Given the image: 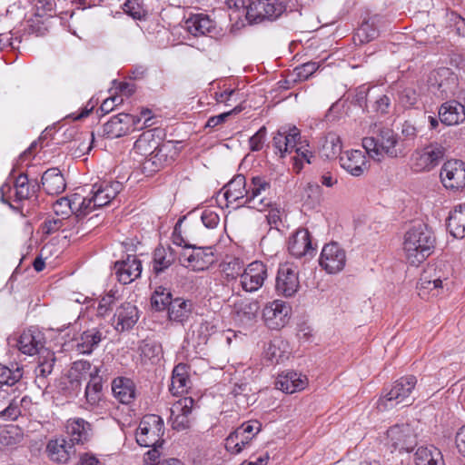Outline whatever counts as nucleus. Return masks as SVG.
Masks as SVG:
<instances>
[{"label":"nucleus","instance_id":"f257e3e1","mask_svg":"<svg viewBox=\"0 0 465 465\" xmlns=\"http://www.w3.org/2000/svg\"><path fill=\"white\" fill-rule=\"evenodd\" d=\"M271 187L265 176H252L247 183L244 175L237 174L223 187V196L228 203L243 200L242 203L248 207L263 210L270 204L267 195Z\"/></svg>","mask_w":465,"mask_h":465},{"label":"nucleus","instance_id":"f03ea898","mask_svg":"<svg viewBox=\"0 0 465 465\" xmlns=\"http://www.w3.org/2000/svg\"><path fill=\"white\" fill-rule=\"evenodd\" d=\"M272 147L276 154L281 158L295 152L293 156V170L296 173L303 167V163H311L313 157L306 141H302L300 130L292 126H282L272 137Z\"/></svg>","mask_w":465,"mask_h":465},{"label":"nucleus","instance_id":"7ed1b4c3","mask_svg":"<svg viewBox=\"0 0 465 465\" xmlns=\"http://www.w3.org/2000/svg\"><path fill=\"white\" fill-rule=\"evenodd\" d=\"M435 248V237L425 224H418L408 230L404 235L403 251L411 265L423 262Z\"/></svg>","mask_w":465,"mask_h":465},{"label":"nucleus","instance_id":"20e7f679","mask_svg":"<svg viewBox=\"0 0 465 465\" xmlns=\"http://www.w3.org/2000/svg\"><path fill=\"white\" fill-rule=\"evenodd\" d=\"M452 270L450 265L440 262L429 266L418 282V294L421 299L435 298L448 292L452 285Z\"/></svg>","mask_w":465,"mask_h":465},{"label":"nucleus","instance_id":"39448f33","mask_svg":"<svg viewBox=\"0 0 465 465\" xmlns=\"http://www.w3.org/2000/svg\"><path fill=\"white\" fill-rule=\"evenodd\" d=\"M396 144V134L387 127H379L376 136L362 139V146L366 153L376 161H381L384 153L391 157L397 156Z\"/></svg>","mask_w":465,"mask_h":465},{"label":"nucleus","instance_id":"423d86ee","mask_svg":"<svg viewBox=\"0 0 465 465\" xmlns=\"http://www.w3.org/2000/svg\"><path fill=\"white\" fill-rule=\"evenodd\" d=\"M416 383L417 379L411 375L397 380L391 390L379 399L377 408L383 411L400 404L409 405L411 401V393Z\"/></svg>","mask_w":465,"mask_h":465},{"label":"nucleus","instance_id":"0eeeda50","mask_svg":"<svg viewBox=\"0 0 465 465\" xmlns=\"http://www.w3.org/2000/svg\"><path fill=\"white\" fill-rule=\"evenodd\" d=\"M163 420L155 414L145 415L140 421L136 430V441L143 447L162 446L163 435Z\"/></svg>","mask_w":465,"mask_h":465},{"label":"nucleus","instance_id":"6e6552de","mask_svg":"<svg viewBox=\"0 0 465 465\" xmlns=\"http://www.w3.org/2000/svg\"><path fill=\"white\" fill-rule=\"evenodd\" d=\"M262 430V423L256 420L243 422L225 439V448L232 454H239Z\"/></svg>","mask_w":465,"mask_h":465},{"label":"nucleus","instance_id":"1a4fd4ad","mask_svg":"<svg viewBox=\"0 0 465 465\" xmlns=\"http://www.w3.org/2000/svg\"><path fill=\"white\" fill-rule=\"evenodd\" d=\"M444 155L445 148L438 143H431L413 152L411 167L418 173L429 172L440 164Z\"/></svg>","mask_w":465,"mask_h":465},{"label":"nucleus","instance_id":"9d476101","mask_svg":"<svg viewBox=\"0 0 465 465\" xmlns=\"http://www.w3.org/2000/svg\"><path fill=\"white\" fill-rule=\"evenodd\" d=\"M417 429L410 423L396 424L387 430L388 444L400 451L412 450L418 441Z\"/></svg>","mask_w":465,"mask_h":465},{"label":"nucleus","instance_id":"9b49d317","mask_svg":"<svg viewBox=\"0 0 465 465\" xmlns=\"http://www.w3.org/2000/svg\"><path fill=\"white\" fill-rule=\"evenodd\" d=\"M430 81L432 92L441 100L453 96L458 88L457 75L446 67L433 72Z\"/></svg>","mask_w":465,"mask_h":465},{"label":"nucleus","instance_id":"f8f14e48","mask_svg":"<svg viewBox=\"0 0 465 465\" xmlns=\"http://www.w3.org/2000/svg\"><path fill=\"white\" fill-rule=\"evenodd\" d=\"M181 265L193 271L208 269L214 262L215 257L212 247L185 248L179 256Z\"/></svg>","mask_w":465,"mask_h":465},{"label":"nucleus","instance_id":"ddd939ff","mask_svg":"<svg viewBox=\"0 0 465 465\" xmlns=\"http://www.w3.org/2000/svg\"><path fill=\"white\" fill-rule=\"evenodd\" d=\"M440 178L447 190H462L465 187V163L461 160L445 162L441 166Z\"/></svg>","mask_w":465,"mask_h":465},{"label":"nucleus","instance_id":"4468645a","mask_svg":"<svg viewBox=\"0 0 465 465\" xmlns=\"http://www.w3.org/2000/svg\"><path fill=\"white\" fill-rule=\"evenodd\" d=\"M141 122V117L121 113L107 121L103 125V136L106 138H118L129 133L131 128L135 129Z\"/></svg>","mask_w":465,"mask_h":465},{"label":"nucleus","instance_id":"2eb2a0df","mask_svg":"<svg viewBox=\"0 0 465 465\" xmlns=\"http://www.w3.org/2000/svg\"><path fill=\"white\" fill-rule=\"evenodd\" d=\"M346 261L345 250L332 242L323 246L319 262L328 273H337L343 270Z\"/></svg>","mask_w":465,"mask_h":465},{"label":"nucleus","instance_id":"dca6fc26","mask_svg":"<svg viewBox=\"0 0 465 465\" xmlns=\"http://www.w3.org/2000/svg\"><path fill=\"white\" fill-rule=\"evenodd\" d=\"M300 288L297 267L291 263H284L279 267L275 289L278 294L284 297L293 296Z\"/></svg>","mask_w":465,"mask_h":465},{"label":"nucleus","instance_id":"f3484780","mask_svg":"<svg viewBox=\"0 0 465 465\" xmlns=\"http://www.w3.org/2000/svg\"><path fill=\"white\" fill-rule=\"evenodd\" d=\"M268 277L267 266L255 261L248 264L241 274L240 284L243 291L252 292L259 290Z\"/></svg>","mask_w":465,"mask_h":465},{"label":"nucleus","instance_id":"a211bd4d","mask_svg":"<svg viewBox=\"0 0 465 465\" xmlns=\"http://www.w3.org/2000/svg\"><path fill=\"white\" fill-rule=\"evenodd\" d=\"M154 130L143 132L139 138L135 141L134 150L143 156H149L150 161L154 163V159L165 152L170 146L171 143L160 145L159 142L154 138Z\"/></svg>","mask_w":465,"mask_h":465},{"label":"nucleus","instance_id":"6ab92c4d","mask_svg":"<svg viewBox=\"0 0 465 465\" xmlns=\"http://www.w3.org/2000/svg\"><path fill=\"white\" fill-rule=\"evenodd\" d=\"M290 315V307L281 300L272 301L265 305L262 311V316L265 323L271 329H280L283 327Z\"/></svg>","mask_w":465,"mask_h":465},{"label":"nucleus","instance_id":"aec40b11","mask_svg":"<svg viewBox=\"0 0 465 465\" xmlns=\"http://www.w3.org/2000/svg\"><path fill=\"white\" fill-rule=\"evenodd\" d=\"M139 319L138 309L131 302H124L116 308L113 326L115 331L124 332L130 331Z\"/></svg>","mask_w":465,"mask_h":465},{"label":"nucleus","instance_id":"412c9836","mask_svg":"<svg viewBox=\"0 0 465 465\" xmlns=\"http://www.w3.org/2000/svg\"><path fill=\"white\" fill-rule=\"evenodd\" d=\"M114 267L118 281L123 284L131 283L142 272V262L134 255H128L125 260L116 262Z\"/></svg>","mask_w":465,"mask_h":465},{"label":"nucleus","instance_id":"4be33fe9","mask_svg":"<svg viewBox=\"0 0 465 465\" xmlns=\"http://www.w3.org/2000/svg\"><path fill=\"white\" fill-rule=\"evenodd\" d=\"M341 166L353 176H361L368 170V161L361 150H351L340 157Z\"/></svg>","mask_w":465,"mask_h":465},{"label":"nucleus","instance_id":"5701e85b","mask_svg":"<svg viewBox=\"0 0 465 465\" xmlns=\"http://www.w3.org/2000/svg\"><path fill=\"white\" fill-rule=\"evenodd\" d=\"M307 384V377L295 371L282 372L275 381L276 389L289 394L304 390Z\"/></svg>","mask_w":465,"mask_h":465},{"label":"nucleus","instance_id":"b1692460","mask_svg":"<svg viewBox=\"0 0 465 465\" xmlns=\"http://www.w3.org/2000/svg\"><path fill=\"white\" fill-rule=\"evenodd\" d=\"M65 429L72 445L74 443L84 444L90 440L92 435L91 424L82 418L69 419Z\"/></svg>","mask_w":465,"mask_h":465},{"label":"nucleus","instance_id":"393cba45","mask_svg":"<svg viewBox=\"0 0 465 465\" xmlns=\"http://www.w3.org/2000/svg\"><path fill=\"white\" fill-rule=\"evenodd\" d=\"M110 203L103 189L100 188L98 183H94L92 187L91 196L82 197L81 203L76 211L77 215H85L93 210L105 206Z\"/></svg>","mask_w":465,"mask_h":465},{"label":"nucleus","instance_id":"a878e982","mask_svg":"<svg viewBox=\"0 0 465 465\" xmlns=\"http://www.w3.org/2000/svg\"><path fill=\"white\" fill-rule=\"evenodd\" d=\"M44 337L39 331L25 330L18 340V349L27 355H35L44 347Z\"/></svg>","mask_w":465,"mask_h":465},{"label":"nucleus","instance_id":"bb28decb","mask_svg":"<svg viewBox=\"0 0 465 465\" xmlns=\"http://www.w3.org/2000/svg\"><path fill=\"white\" fill-rule=\"evenodd\" d=\"M439 116L446 125L458 124L465 120V107L454 100L446 102L440 106Z\"/></svg>","mask_w":465,"mask_h":465},{"label":"nucleus","instance_id":"cd10ccee","mask_svg":"<svg viewBox=\"0 0 465 465\" xmlns=\"http://www.w3.org/2000/svg\"><path fill=\"white\" fill-rule=\"evenodd\" d=\"M42 186L46 193L56 195L65 190V179L59 169L51 168L44 173L42 176Z\"/></svg>","mask_w":465,"mask_h":465},{"label":"nucleus","instance_id":"c85d7f7f","mask_svg":"<svg viewBox=\"0 0 465 465\" xmlns=\"http://www.w3.org/2000/svg\"><path fill=\"white\" fill-rule=\"evenodd\" d=\"M114 396L123 404L131 403L135 398L134 381L125 377H117L112 382Z\"/></svg>","mask_w":465,"mask_h":465},{"label":"nucleus","instance_id":"c756f323","mask_svg":"<svg viewBox=\"0 0 465 465\" xmlns=\"http://www.w3.org/2000/svg\"><path fill=\"white\" fill-rule=\"evenodd\" d=\"M289 252L295 257H302L313 252L311 235L308 230L302 229L296 232L289 242Z\"/></svg>","mask_w":465,"mask_h":465},{"label":"nucleus","instance_id":"7c9ffc66","mask_svg":"<svg viewBox=\"0 0 465 465\" xmlns=\"http://www.w3.org/2000/svg\"><path fill=\"white\" fill-rule=\"evenodd\" d=\"M46 452L48 457L54 462H66L73 452V445L64 439L51 440L47 443Z\"/></svg>","mask_w":465,"mask_h":465},{"label":"nucleus","instance_id":"2f4dec72","mask_svg":"<svg viewBox=\"0 0 465 465\" xmlns=\"http://www.w3.org/2000/svg\"><path fill=\"white\" fill-rule=\"evenodd\" d=\"M82 201V196L78 193H74L71 198L62 197L54 203L53 209L56 216L65 217H80L77 215V209Z\"/></svg>","mask_w":465,"mask_h":465},{"label":"nucleus","instance_id":"473e14b6","mask_svg":"<svg viewBox=\"0 0 465 465\" xmlns=\"http://www.w3.org/2000/svg\"><path fill=\"white\" fill-rule=\"evenodd\" d=\"M448 229L455 237L462 239L465 237V203L456 205L450 213L448 218Z\"/></svg>","mask_w":465,"mask_h":465},{"label":"nucleus","instance_id":"72a5a7b5","mask_svg":"<svg viewBox=\"0 0 465 465\" xmlns=\"http://www.w3.org/2000/svg\"><path fill=\"white\" fill-rule=\"evenodd\" d=\"M414 461L416 465H444L440 450L433 445L420 447L415 452Z\"/></svg>","mask_w":465,"mask_h":465},{"label":"nucleus","instance_id":"f704fd0d","mask_svg":"<svg viewBox=\"0 0 465 465\" xmlns=\"http://www.w3.org/2000/svg\"><path fill=\"white\" fill-rule=\"evenodd\" d=\"M176 259V254L172 247H157L153 252V269L156 274L169 268Z\"/></svg>","mask_w":465,"mask_h":465},{"label":"nucleus","instance_id":"c9c22d12","mask_svg":"<svg viewBox=\"0 0 465 465\" xmlns=\"http://www.w3.org/2000/svg\"><path fill=\"white\" fill-rule=\"evenodd\" d=\"M186 29L194 36L203 35L213 29V22L203 14L191 16L185 21Z\"/></svg>","mask_w":465,"mask_h":465},{"label":"nucleus","instance_id":"e433bc0d","mask_svg":"<svg viewBox=\"0 0 465 465\" xmlns=\"http://www.w3.org/2000/svg\"><path fill=\"white\" fill-rule=\"evenodd\" d=\"M188 369L189 367L184 363H179L174 367L170 388L173 395L183 393L187 391L190 383Z\"/></svg>","mask_w":465,"mask_h":465},{"label":"nucleus","instance_id":"4c0bfd02","mask_svg":"<svg viewBox=\"0 0 465 465\" xmlns=\"http://www.w3.org/2000/svg\"><path fill=\"white\" fill-rule=\"evenodd\" d=\"M15 196L17 201L29 199L33 196L39 186L36 181L30 182L25 173H20L15 180Z\"/></svg>","mask_w":465,"mask_h":465},{"label":"nucleus","instance_id":"58836bf2","mask_svg":"<svg viewBox=\"0 0 465 465\" xmlns=\"http://www.w3.org/2000/svg\"><path fill=\"white\" fill-rule=\"evenodd\" d=\"M191 312L192 303L181 298L174 299L168 308L169 319L180 323L187 321Z\"/></svg>","mask_w":465,"mask_h":465},{"label":"nucleus","instance_id":"ea45409f","mask_svg":"<svg viewBox=\"0 0 465 465\" xmlns=\"http://www.w3.org/2000/svg\"><path fill=\"white\" fill-rule=\"evenodd\" d=\"M102 341V333L96 329L84 331L76 344V349L80 353L89 354Z\"/></svg>","mask_w":465,"mask_h":465},{"label":"nucleus","instance_id":"a19ab883","mask_svg":"<svg viewBox=\"0 0 465 465\" xmlns=\"http://www.w3.org/2000/svg\"><path fill=\"white\" fill-rule=\"evenodd\" d=\"M380 35L379 28L376 24V18H371L361 24L357 29L353 40L361 45L367 44L376 39Z\"/></svg>","mask_w":465,"mask_h":465},{"label":"nucleus","instance_id":"79ce46f5","mask_svg":"<svg viewBox=\"0 0 465 465\" xmlns=\"http://www.w3.org/2000/svg\"><path fill=\"white\" fill-rule=\"evenodd\" d=\"M341 140L339 134L333 132L328 133L322 143L321 153L327 159H332L341 152Z\"/></svg>","mask_w":465,"mask_h":465},{"label":"nucleus","instance_id":"37998d69","mask_svg":"<svg viewBox=\"0 0 465 465\" xmlns=\"http://www.w3.org/2000/svg\"><path fill=\"white\" fill-rule=\"evenodd\" d=\"M77 223L76 217L56 216L47 218L43 224V231L46 234L54 233L59 230L64 232L71 225Z\"/></svg>","mask_w":465,"mask_h":465},{"label":"nucleus","instance_id":"c03bdc74","mask_svg":"<svg viewBox=\"0 0 465 465\" xmlns=\"http://www.w3.org/2000/svg\"><path fill=\"white\" fill-rule=\"evenodd\" d=\"M23 377V369L16 366L9 368L0 364V388L4 386L12 387L15 385Z\"/></svg>","mask_w":465,"mask_h":465},{"label":"nucleus","instance_id":"a18cd8bd","mask_svg":"<svg viewBox=\"0 0 465 465\" xmlns=\"http://www.w3.org/2000/svg\"><path fill=\"white\" fill-rule=\"evenodd\" d=\"M173 301L171 292L162 286L157 287L151 296L152 307L159 312L169 308Z\"/></svg>","mask_w":465,"mask_h":465},{"label":"nucleus","instance_id":"49530a36","mask_svg":"<svg viewBox=\"0 0 465 465\" xmlns=\"http://www.w3.org/2000/svg\"><path fill=\"white\" fill-rule=\"evenodd\" d=\"M222 272L228 280H233L243 272V262L236 257H229L220 265Z\"/></svg>","mask_w":465,"mask_h":465},{"label":"nucleus","instance_id":"de8ad7c7","mask_svg":"<svg viewBox=\"0 0 465 465\" xmlns=\"http://www.w3.org/2000/svg\"><path fill=\"white\" fill-rule=\"evenodd\" d=\"M264 0H250L247 5L246 18L250 23H259L265 18Z\"/></svg>","mask_w":465,"mask_h":465},{"label":"nucleus","instance_id":"09e8293b","mask_svg":"<svg viewBox=\"0 0 465 465\" xmlns=\"http://www.w3.org/2000/svg\"><path fill=\"white\" fill-rule=\"evenodd\" d=\"M269 199V206H267L263 210H258L259 212L268 211V214L266 215V220L268 224L272 228L279 229V226L282 223V216L284 214V210L275 203H272L271 198Z\"/></svg>","mask_w":465,"mask_h":465},{"label":"nucleus","instance_id":"8fccbe9b","mask_svg":"<svg viewBox=\"0 0 465 465\" xmlns=\"http://www.w3.org/2000/svg\"><path fill=\"white\" fill-rule=\"evenodd\" d=\"M123 10L135 20H145L148 15L147 10L143 6L140 0H127L124 4Z\"/></svg>","mask_w":465,"mask_h":465},{"label":"nucleus","instance_id":"3c124183","mask_svg":"<svg viewBox=\"0 0 465 465\" xmlns=\"http://www.w3.org/2000/svg\"><path fill=\"white\" fill-rule=\"evenodd\" d=\"M102 384L97 377H94L85 387V398L87 402L94 406L101 400Z\"/></svg>","mask_w":465,"mask_h":465},{"label":"nucleus","instance_id":"603ef678","mask_svg":"<svg viewBox=\"0 0 465 465\" xmlns=\"http://www.w3.org/2000/svg\"><path fill=\"white\" fill-rule=\"evenodd\" d=\"M251 390L247 384L235 385L232 393L235 398L236 403L245 408L253 401V395L249 394Z\"/></svg>","mask_w":465,"mask_h":465},{"label":"nucleus","instance_id":"864d4df0","mask_svg":"<svg viewBox=\"0 0 465 465\" xmlns=\"http://www.w3.org/2000/svg\"><path fill=\"white\" fill-rule=\"evenodd\" d=\"M265 18L273 20L285 11V5L280 0H264Z\"/></svg>","mask_w":465,"mask_h":465},{"label":"nucleus","instance_id":"5fc2aeb1","mask_svg":"<svg viewBox=\"0 0 465 465\" xmlns=\"http://www.w3.org/2000/svg\"><path fill=\"white\" fill-rule=\"evenodd\" d=\"M193 403L194 401L191 397L180 399L173 405L170 411L174 414L183 413L189 418V415L192 413Z\"/></svg>","mask_w":465,"mask_h":465},{"label":"nucleus","instance_id":"6e6d98bb","mask_svg":"<svg viewBox=\"0 0 465 465\" xmlns=\"http://www.w3.org/2000/svg\"><path fill=\"white\" fill-rule=\"evenodd\" d=\"M103 192L105 193L109 201L116 197V195L122 191L123 184L118 181H103L98 183Z\"/></svg>","mask_w":465,"mask_h":465},{"label":"nucleus","instance_id":"4d7b16f0","mask_svg":"<svg viewBox=\"0 0 465 465\" xmlns=\"http://www.w3.org/2000/svg\"><path fill=\"white\" fill-rule=\"evenodd\" d=\"M74 372H78L81 375L89 372V376L91 377V379H93L94 377H97L98 368L94 367L92 370V366L89 361H77L74 362L72 369H71V373L73 374Z\"/></svg>","mask_w":465,"mask_h":465},{"label":"nucleus","instance_id":"13d9d810","mask_svg":"<svg viewBox=\"0 0 465 465\" xmlns=\"http://www.w3.org/2000/svg\"><path fill=\"white\" fill-rule=\"evenodd\" d=\"M266 128L261 127L249 140L250 149L252 152L262 150L263 143L266 140Z\"/></svg>","mask_w":465,"mask_h":465},{"label":"nucleus","instance_id":"bf43d9fd","mask_svg":"<svg viewBox=\"0 0 465 465\" xmlns=\"http://www.w3.org/2000/svg\"><path fill=\"white\" fill-rule=\"evenodd\" d=\"M55 358L54 356V353L47 352L46 357H45L43 360H40L37 371L40 376L46 377L53 371V368L54 365Z\"/></svg>","mask_w":465,"mask_h":465},{"label":"nucleus","instance_id":"052dcab7","mask_svg":"<svg viewBox=\"0 0 465 465\" xmlns=\"http://www.w3.org/2000/svg\"><path fill=\"white\" fill-rule=\"evenodd\" d=\"M242 111V107L235 106L232 110L220 114L219 115L210 117L205 124V127L214 128L222 124H223L227 118L232 114H238Z\"/></svg>","mask_w":465,"mask_h":465},{"label":"nucleus","instance_id":"680f3d73","mask_svg":"<svg viewBox=\"0 0 465 465\" xmlns=\"http://www.w3.org/2000/svg\"><path fill=\"white\" fill-rule=\"evenodd\" d=\"M201 220L203 225L209 229L215 228L220 223V217L217 213L210 209H206L202 213Z\"/></svg>","mask_w":465,"mask_h":465},{"label":"nucleus","instance_id":"e2e57ef3","mask_svg":"<svg viewBox=\"0 0 465 465\" xmlns=\"http://www.w3.org/2000/svg\"><path fill=\"white\" fill-rule=\"evenodd\" d=\"M170 419H171V421H172V427L173 429L176 430H185L189 427V424H190V420H189V418L186 417L184 414L183 413H177V414H174L171 411V416H170Z\"/></svg>","mask_w":465,"mask_h":465},{"label":"nucleus","instance_id":"0e129e2a","mask_svg":"<svg viewBox=\"0 0 465 465\" xmlns=\"http://www.w3.org/2000/svg\"><path fill=\"white\" fill-rule=\"evenodd\" d=\"M141 351L143 357L147 358L149 360H153L155 358H158L161 352V348L157 344L145 342L141 347Z\"/></svg>","mask_w":465,"mask_h":465},{"label":"nucleus","instance_id":"69168bd1","mask_svg":"<svg viewBox=\"0 0 465 465\" xmlns=\"http://www.w3.org/2000/svg\"><path fill=\"white\" fill-rule=\"evenodd\" d=\"M35 7L36 15L44 16L54 9V3L53 0H35Z\"/></svg>","mask_w":465,"mask_h":465},{"label":"nucleus","instance_id":"338daca9","mask_svg":"<svg viewBox=\"0 0 465 465\" xmlns=\"http://www.w3.org/2000/svg\"><path fill=\"white\" fill-rule=\"evenodd\" d=\"M20 414V408L15 401H12L5 409L0 411V416L6 417L12 420H15Z\"/></svg>","mask_w":465,"mask_h":465},{"label":"nucleus","instance_id":"774afa93","mask_svg":"<svg viewBox=\"0 0 465 465\" xmlns=\"http://www.w3.org/2000/svg\"><path fill=\"white\" fill-rule=\"evenodd\" d=\"M455 443L459 452L465 457V425L460 427L457 431Z\"/></svg>","mask_w":465,"mask_h":465}]
</instances>
